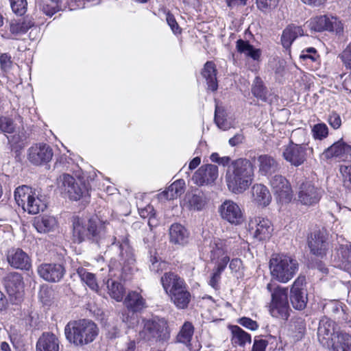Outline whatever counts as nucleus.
Here are the masks:
<instances>
[{
    "instance_id": "1",
    "label": "nucleus",
    "mask_w": 351,
    "mask_h": 351,
    "mask_svg": "<svg viewBox=\"0 0 351 351\" xmlns=\"http://www.w3.org/2000/svg\"><path fill=\"white\" fill-rule=\"evenodd\" d=\"M72 239L77 243L88 241L101 247L114 244L116 237H111L108 234L105 222L97 218L84 221L75 217L73 219Z\"/></svg>"
},
{
    "instance_id": "2",
    "label": "nucleus",
    "mask_w": 351,
    "mask_h": 351,
    "mask_svg": "<svg viewBox=\"0 0 351 351\" xmlns=\"http://www.w3.org/2000/svg\"><path fill=\"white\" fill-rule=\"evenodd\" d=\"M221 165L226 167V182L228 189L234 193L246 191L254 180V166L246 158L231 160L229 156L221 157Z\"/></svg>"
},
{
    "instance_id": "3",
    "label": "nucleus",
    "mask_w": 351,
    "mask_h": 351,
    "mask_svg": "<svg viewBox=\"0 0 351 351\" xmlns=\"http://www.w3.org/2000/svg\"><path fill=\"white\" fill-rule=\"evenodd\" d=\"M97 325L88 319L69 322L64 328L66 339L76 346H83L93 342L98 335Z\"/></svg>"
},
{
    "instance_id": "4",
    "label": "nucleus",
    "mask_w": 351,
    "mask_h": 351,
    "mask_svg": "<svg viewBox=\"0 0 351 351\" xmlns=\"http://www.w3.org/2000/svg\"><path fill=\"white\" fill-rule=\"evenodd\" d=\"M299 265L295 258L285 254H274L269 261V270L273 279L287 283L296 274Z\"/></svg>"
},
{
    "instance_id": "5",
    "label": "nucleus",
    "mask_w": 351,
    "mask_h": 351,
    "mask_svg": "<svg viewBox=\"0 0 351 351\" xmlns=\"http://www.w3.org/2000/svg\"><path fill=\"white\" fill-rule=\"evenodd\" d=\"M142 328L138 338L145 341L167 342L170 339V330L167 321L159 317L142 319Z\"/></svg>"
},
{
    "instance_id": "6",
    "label": "nucleus",
    "mask_w": 351,
    "mask_h": 351,
    "mask_svg": "<svg viewBox=\"0 0 351 351\" xmlns=\"http://www.w3.org/2000/svg\"><path fill=\"white\" fill-rule=\"evenodd\" d=\"M267 289L271 293V301L269 306L271 315L276 318L287 319L289 315L287 289L280 286L273 289V285L269 283Z\"/></svg>"
},
{
    "instance_id": "7",
    "label": "nucleus",
    "mask_w": 351,
    "mask_h": 351,
    "mask_svg": "<svg viewBox=\"0 0 351 351\" xmlns=\"http://www.w3.org/2000/svg\"><path fill=\"white\" fill-rule=\"evenodd\" d=\"M58 186L62 193L67 194L74 201L90 195L88 186L84 182L76 181L72 176L67 173L59 176Z\"/></svg>"
},
{
    "instance_id": "8",
    "label": "nucleus",
    "mask_w": 351,
    "mask_h": 351,
    "mask_svg": "<svg viewBox=\"0 0 351 351\" xmlns=\"http://www.w3.org/2000/svg\"><path fill=\"white\" fill-rule=\"evenodd\" d=\"M271 191L276 200L282 204L291 202L293 191L289 182L281 175H275L269 180Z\"/></svg>"
},
{
    "instance_id": "9",
    "label": "nucleus",
    "mask_w": 351,
    "mask_h": 351,
    "mask_svg": "<svg viewBox=\"0 0 351 351\" xmlns=\"http://www.w3.org/2000/svg\"><path fill=\"white\" fill-rule=\"evenodd\" d=\"M308 27L315 32L330 31L341 34L343 32V24L337 17L326 15L316 16L308 23Z\"/></svg>"
},
{
    "instance_id": "10",
    "label": "nucleus",
    "mask_w": 351,
    "mask_h": 351,
    "mask_svg": "<svg viewBox=\"0 0 351 351\" xmlns=\"http://www.w3.org/2000/svg\"><path fill=\"white\" fill-rule=\"evenodd\" d=\"M305 285V277L299 276L291 287L290 300L293 307L297 310L304 309L307 304L308 298Z\"/></svg>"
},
{
    "instance_id": "11",
    "label": "nucleus",
    "mask_w": 351,
    "mask_h": 351,
    "mask_svg": "<svg viewBox=\"0 0 351 351\" xmlns=\"http://www.w3.org/2000/svg\"><path fill=\"white\" fill-rule=\"evenodd\" d=\"M308 151L312 152L313 149L306 145L295 144L291 141L283 151L282 156L291 165L298 167L306 160Z\"/></svg>"
},
{
    "instance_id": "12",
    "label": "nucleus",
    "mask_w": 351,
    "mask_h": 351,
    "mask_svg": "<svg viewBox=\"0 0 351 351\" xmlns=\"http://www.w3.org/2000/svg\"><path fill=\"white\" fill-rule=\"evenodd\" d=\"M328 234L324 229L315 231L308 239L311 252L316 256L323 258L328 250Z\"/></svg>"
},
{
    "instance_id": "13",
    "label": "nucleus",
    "mask_w": 351,
    "mask_h": 351,
    "mask_svg": "<svg viewBox=\"0 0 351 351\" xmlns=\"http://www.w3.org/2000/svg\"><path fill=\"white\" fill-rule=\"evenodd\" d=\"M40 278L49 282H58L64 277L66 270L60 263H42L37 267Z\"/></svg>"
},
{
    "instance_id": "14",
    "label": "nucleus",
    "mask_w": 351,
    "mask_h": 351,
    "mask_svg": "<svg viewBox=\"0 0 351 351\" xmlns=\"http://www.w3.org/2000/svg\"><path fill=\"white\" fill-rule=\"evenodd\" d=\"M51 147L45 143H38L28 149V160L35 165H41L49 162L53 157Z\"/></svg>"
},
{
    "instance_id": "15",
    "label": "nucleus",
    "mask_w": 351,
    "mask_h": 351,
    "mask_svg": "<svg viewBox=\"0 0 351 351\" xmlns=\"http://www.w3.org/2000/svg\"><path fill=\"white\" fill-rule=\"evenodd\" d=\"M321 197V190L310 182H303L299 187L298 201L304 205H314L319 201Z\"/></svg>"
},
{
    "instance_id": "16",
    "label": "nucleus",
    "mask_w": 351,
    "mask_h": 351,
    "mask_svg": "<svg viewBox=\"0 0 351 351\" xmlns=\"http://www.w3.org/2000/svg\"><path fill=\"white\" fill-rule=\"evenodd\" d=\"M249 226L254 237L258 241L269 239L273 232L271 221L267 219L259 217L252 219Z\"/></svg>"
},
{
    "instance_id": "17",
    "label": "nucleus",
    "mask_w": 351,
    "mask_h": 351,
    "mask_svg": "<svg viewBox=\"0 0 351 351\" xmlns=\"http://www.w3.org/2000/svg\"><path fill=\"white\" fill-rule=\"evenodd\" d=\"M221 217L234 225H239L244 221L240 207L232 200H226L221 205Z\"/></svg>"
},
{
    "instance_id": "18",
    "label": "nucleus",
    "mask_w": 351,
    "mask_h": 351,
    "mask_svg": "<svg viewBox=\"0 0 351 351\" xmlns=\"http://www.w3.org/2000/svg\"><path fill=\"white\" fill-rule=\"evenodd\" d=\"M218 177V167L215 165H206L198 169L192 178L193 182L198 185L210 184Z\"/></svg>"
},
{
    "instance_id": "19",
    "label": "nucleus",
    "mask_w": 351,
    "mask_h": 351,
    "mask_svg": "<svg viewBox=\"0 0 351 351\" xmlns=\"http://www.w3.org/2000/svg\"><path fill=\"white\" fill-rule=\"evenodd\" d=\"M3 285L11 297H15L16 300L21 298V293L23 289V278L18 272H10L8 274L3 280Z\"/></svg>"
},
{
    "instance_id": "20",
    "label": "nucleus",
    "mask_w": 351,
    "mask_h": 351,
    "mask_svg": "<svg viewBox=\"0 0 351 351\" xmlns=\"http://www.w3.org/2000/svg\"><path fill=\"white\" fill-rule=\"evenodd\" d=\"M9 265L18 269L29 270L32 266L31 260L26 252L20 248H12L7 252Z\"/></svg>"
},
{
    "instance_id": "21",
    "label": "nucleus",
    "mask_w": 351,
    "mask_h": 351,
    "mask_svg": "<svg viewBox=\"0 0 351 351\" xmlns=\"http://www.w3.org/2000/svg\"><path fill=\"white\" fill-rule=\"evenodd\" d=\"M335 336V323L327 317L322 318L317 328L319 341L324 346H329Z\"/></svg>"
},
{
    "instance_id": "22",
    "label": "nucleus",
    "mask_w": 351,
    "mask_h": 351,
    "mask_svg": "<svg viewBox=\"0 0 351 351\" xmlns=\"http://www.w3.org/2000/svg\"><path fill=\"white\" fill-rule=\"evenodd\" d=\"M166 293L169 295L186 285L184 280L173 272H166L160 278Z\"/></svg>"
},
{
    "instance_id": "23",
    "label": "nucleus",
    "mask_w": 351,
    "mask_h": 351,
    "mask_svg": "<svg viewBox=\"0 0 351 351\" xmlns=\"http://www.w3.org/2000/svg\"><path fill=\"white\" fill-rule=\"evenodd\" d=\"M119 243L120 250V264L123 265V269L125 270L127 266L132 265L135 262L134 255L126 236L119 239Z\"/></svg>"
},
{
    "instance_id": "24",
    "label": "nucleus",
    "mask_w": 351,
    "mask_h": 351,
    "mask_svg": "<svg viewBox=\"0 0 351 351\" xmlns=\"http://www.w3.org/2000/svg\"><path fill=\"white\" fill-rule=\"evenodd\" d=\"M349 147V145H347L344 141L340 140L327 148L323 152L322 156L326 159L335 157L342 160H347Z\"/></svg>"
},
{
    "instance_id": "25",
    "label": "nucleus",
    "mask_w": 351,
    "mask_h": 351,
    "mask_svg": "<svg viewBox=\"0 0 351 351\" xmlns=\"http://www.w3.org/2000/svg\"><path fill=\"white\" fill-rule=\"evenodd\" d=\"M188 230L180 223H173L169 228L170 242L179 245H184L189 241Z\"/></svg>"
},
{
    "instance_id": "26",
    "label": "nucleus",
    "mask_w": 351,
    "mask_h": 351,
    "mask_svg": "<svg viewBox=\"0 0 351 351\" xmlns=\"http://www.w3.org/2000/svg\"><path fill=\"white\" fill-rule=\"evenodd\" d=\"M59 341L55 335L50 332L43 333L36 343V351H58Z\"/></svg>"
},
{
    "instance_id": "27",
    "label": "nucleus",
    "mask_w": 351,
    "mask_h": 351,
    "mask_svg": "<svg viewBox=\"0 0 351 351\" xmlns=\"http://www.w3.org/2000/svg\"><path fill=\"white\" fill-rule=\"evenodd\" d=\"M304 35V31L300 26L293 24L288 25L282 32L281 43L284 48L289 49L293 41L298 37Z\"/></svg>"
},
{
    "instance_id": "28",
    "label": "nucleus",
    "mask_w": 351,
    "mask_h": 351,
    "mask_svg": "<svg viewBox=\"0 0 351 351\" xmlns=\"http://www.w3.org/2000/svg\"><path fill=\"white\" fill-rule=\"evenodd\" d=\"M236 49L237 51L243 54L245 58L258 61L261 56L260 49L255 48L248 40L239 39L236 42Z\"/></svg>"
},
{
    "instance_id": "29",
    "label": "nucleus",
    "mask_w": 351,
    "mask_h": 351,
    "mask_svg": "<svg viewBox=\"0 0 351 351\" xmlns=\"http://www.w3.org/2000/svg\"><path fill=\"white\" fill-rule=\"evenodd\" d=\"M34 24L32 17L27 16L23 19L12 21L10 25V31L16 36H21L34 27Z\"/></svg>"
},
{
    "instance_id": "30",
    "label": "nucleus",
    "mask_w": 351,
    "mask_h": 351,
    "mask_svg": "<svg viewBox=\"0 0 351 351\" xmlns=\"http://www.w3.org/2000/svg\"><path fill=\"white\" fill-rule=\"evenodd\" d=\"M124 303L127 308L133 313L141 312L147 307L145 300L136 291L130 292Z\"/></svg>"
},
{
    "instance_id": "31",
    "label": "nucleus",
    "mask_w": 351,
    "mask_h": 351,
    "mask_svg": "<svg viewBox=\"0 0 351 351\" xmlns=\"http://www.w3.org/2000/svg\"><path fill=\"white\" fill-rule=\"evenodd\" d=\"M260 173L263 176L271 175L279 169L278 162L271 156L263 154L258 157Z\"/></svg>"
},
{
    "instance_id": "32",
    "label": "nucleus",
    "mask_w": 351,
    "mask_h": 351,
    "mask_svg": "<svg viewBox=\"0 0 351 351\" xmlns=\"http://www.w3.org/2000/svg\"><path fill=\"white\" fill-rule=\"evenodd\" d=\"M217 73V70L213 62L208 61L204 64L202 75L206 81L208 89L212 91L217 90L218 88Z\"/></svg>"
},
{
    "instance_id": "33",
    "label": "nucleus",
    "mask_w": 351,
    "mask_h": 351,
    "mask_svg": "<svg viewBox=\"0 0 351 351\" xmlns=\"http://www.w3.org/2000/svg\"><path fill=\"white\" fill-rule=\"evenodd\" d=\"M252 193L254 201L261 206H266L271 202L270 192L263 184H254L252 188Z\"/></svg>"
},
{
    "instance_id": "34",
    "label": "nucleus",
    "mask_w": 351,
    "mask_h": 351,
    "mask_svg": "<svg viewBox=\"0 0 351 351\" xmlns=\"http://www.w3.org/2000/svg\"><path fill=\"white\" fill-rule=\"evenodd\" d=\"M173 303L180 309L187 307L190 300L191 294L187 290L186 285L178 289L169 295Z\"/></svg>"
},
{
    "instance_id": "35",
    "label": "nucleus",
    "mask_w": 351,
    "mask_h": 351,
    "mask_svg": "<svg viewBox=\"0 0 351 351\" xmlns=\"http://www.w3.org/2000/svg\"><path fill=\"white\" fill-rule=\"evenodd\" d=\"M185 189V182L182 179H179L172 183L166 191L160 193V199H173L180 196Z\"/></svg>"
},
{
    "instance_id": "36",
    "label": "nucleus",
    "mask_w": 351,
    "mask_h": 351,
    "mask_svg": "<svg viewBox=\"0 0 351 351\" xmlns=\"http://www.w3.org/2000/svg\"><path fill=\"white\" fill-rule=\"evenodd\" d=\"M34 226L38 232L47 233L55 228L57 226V221L55 217L45 215L37 218L34 221Z\"/></svg>"
},
{
    "instance_id": "37",
    "label": "nucleus",
    "mask_w": 351,
    "mask_h": 351,
    "mask_svg": "<svg viewBox=\"0 0 351 351\" xmlns=\"http://www.w3.org/2000/svg\"><path fill=\"white\" fill-rule=\"evenodd\" d=\"M193 333L194 327L193 324L189 322H185L176 336V341L189 347Z\"/></svg>"
},
{
    "instance_id": "38",
    "label": "nucleus",
    "mask_w": 351,
    "mask_h": 351,
    "mask_svg": "<svg viewBox=\"0 0 351 351\" xmlns=\"http://www.w3.org/2000/svg\"><path fill=\"white\" fill-rule=\"evenodd\" d=\"M34 193L32 192L31 188L27 186L23 185L15 189L14 199L16 204L23 210Z\"/></svg>"
},
{
    "instance_id": "39",
    "label": "nucleus",
    "mask_w": 351,
    "mask_h": 351,
    "mask_svg": "<svg viewBox=\"0 0 351 351\" xmlns=\"http://www.w3.org/2000/svg\"><path fill=\"white\" fill-rule=\"evenodd\" d=\"M232 333V342L240 346H245L246 343H251V336L237 326L230 327Z\"/></svg>"
},
{
    "instance_id": "40",
    "label": "nucleus",
    "mask_w": 351,
    "mask_h": 351,
    "mask_svg": "<svg viewBox=\"0 0 351 351\" xmlns=\"http://www.w3.org/2000/svg\"><path fill=\"white\" fill-rule=\"evenodd\" d=\"M47 208V203L45 199H42L38 196H35L34 193L27 203L26 206L23 210L27 211L28 213L35 215L40 211H44Z\"/></svg>"
},
{
    "instance_id": "41",
    "label": "nucleus",
    "mask_w": 351,
    "mask_h": 351,
    "mask_svg": "<svg viewBox=\"0 0 351 351\" xmlns=\"http://www.w3.org/2000/svg\"><path fill=\"white\" fill-rule=\"evenodd\" d=\"M336 337L332 345L333 351H351V335L340 332Z\"/></svg>"
},
{
    "instance_id": "42",
    "label": "nucleus",
    "mask_w": 351,
    "mask_h": 351,
    "mask_svg": "<svg viewBox=\"0 0 351 351\" xmlns=\"http://www.w3.org/2000/svg\"><path fill=\"white\" fill-rule=\"evenodd\" d=\"M77 274L80 278L81 280L84 282L91 290L98 292L99 285L94 274L88 272L83 267H79L77 269Z\"/></svg>"
},
{
    "instance_id": "43",
    "label": "nucleus",
    "mask_w": 351,
    "mask_h": 351,
    "mask_svg": "<svg viewBox=\"0 0 351 351\" xmlns=\"http://www.w3.org/2000/svg\"><path fill=\"white\" fill-rule=\"evenodd\" d=\"M107 287L108 293L112 298L118 302L122 300L125 293V289L120 282L108 280L107 282Z\"/></svg>"
},
{
    "instance_id": "44",
    "label": "nucleus",
    "mask_w": 351,
    "mask_h": 351,
    "mask_svg": "<svg viewBox=\"0 0 351 351\" xmlns=\"http://www.w3.org/2000/svg\"><path fill=\"white\" fill-rule=\"evenodd\" d=\"M252 93L254 97L260 100L267 102V90L264 86L262 80L259 77H256L254 79Z\"/></svg>"
},
{
    "instance_id": "45",
    "label": "nucleus",
    "mask_w": 351,
    "mask_h": 351,
    "mask_svg": "<svg viewBox=\"0 0 351 351\" xmlns=\"http://www.w3.org/2000/svg\"><path fill=\"white\" fill-rule=\"evenodd\" d=\"M187 202L190 209L200 210L205 205V201L202 196L197 195H189L187 197Z\"/></svg>"
},
{
    "instance_id": "46",
    "label": "nucleus",
    "mask_w": 351,
    "mask_h": 351,
    "mask_svg": "<svg viewBox=\"0 0 351 351\" xmlns=\"http://www.w3.org/2000/svg\"><path fill=\"white\" fill-rule=\"evenodd\" d=\"M278 1L279 0H256V3L258 10L267 13L276 8Z\"/></svg>"
},
{
    "instance_id": "47",
    "label": "nucleus",
    "mask_w": 351,
    "mask_h": 351,
    "mask_svg": "<svg viewBox=\"0 0 351 351\" xmlns=\"http://www.w3.org/2000/svg\"><path fill=\"white\" fill-rule=\"evenodd\" d=\"M312 133L315 139L322 140L327 137L328 129L325 123H317L313 127Z\"/></svg>"
},
{
    "instance_id": "48",
    "label": "nucleus",
    "mask_w": 351,
    "mask_h": 351,
    "mask_svg": "<svg viewBox=\"0 0 351 351\" xmlns=\"http://www.w3.org/2000/svg\"><path fill=\"white\" fill-rule=\"evenodd\" d=\"M12 11L18 15L22 16L27 11V0H10Z\"/></svg>"
},
{
    "instance_id": "49",
    "label": "nucleus",
    "mask_w": 351,
    "mask_h": 351,
    "mask_svg": "<svg viewBox=\"0 0 351 351\" xmlns=\"http://www.w3.org/2000/svg\"><path fill=\"white\" fill-rule=\"evenodd\" d=\"M339 171L342 176L343 185L351 189V165H341Z\"/></svg>"
},
{
    "instance_id": "50",
    "label": "nucleus",
    "mask_w": 351,
    "mask_h": 351,
    "mask_svg": "<svg viewBox=\"0 0 351 351\" xmlns=\"http://www.w3.org/2000/svg\"><path fill=\"white\" fill-rule=\"evenodd\" d=\"M339 254L341 255L343 263L351 264V243L341 245L339 249Z\"/></svg>"
},
{
    "instance_id": "51",
    "label": "nucleus",
    "mask_w": 351,
    "mask_h": 351,
    "mask_svg": "<svg viewBox=\"0 0 351 351\" xmlns=\"http://www.w3.org/2000/svg\"><path fill=\"white\" fill-rule=\"evenodd\" d=\"M13 121L8 117H0V130L5 133L11 134L14 132Z\"/></svg>"
},
{
    "instance_id": "52",
    "label": "nucleus",
    "mask_w": 351,
    "mask_h": 351,
    "mask_svg": "<svg viewBox=\"0 0 351 351\" xmlns=\"http://www.w3.org/2000/svg\"><path fill=\"white\" fill-rule=\"evenodd\" d=\"M12 65V57L9 53H4L0 56V67L3 71H8Z\"/></svg>"
},
{
    "instance_id": "53",
    "label": "nucleus",
    "mask_w": 351,
    "mask_h": 351,
    "mask_svg": "<svg viewBox=\"0 0 351 351\" xmlns=\"http://www.w3.org/2000/svg\"><path fill=\"white\" fill-rule=\"evenodd\" d=\"M340 58L346 68L351 69V43L343 50Z\"/></svg>"
},
{
    "instance_id": "54",
    "label": "nucleus",
    "mask_w": 351,
    "mask_h": 351,
    "mask_svg": "<svg viewBox=\"0 0 351 351\" xmlns=\"http://www.w3.org/2000/svg\"><path fill=\"white\" fill-rule=\"evenodd\" d=\"M40 9L42 10L44 14L49 16H53L56 12H57L59 10L58 3L53 4L52 1H51L50 3H44L40 7Z\"/></svg>"
},
{
    "instance_id": "55",
    "label": "nucleus",
    "mask_w": 351,
    "mask_h": 351,
    "mask_svg": "<svg viewBox=\"0 0 351 351\" xmlns=\"http://www.w3.org/2000/svg\"><path fill=\"white\" fill-rule=\"evenodd\" d=\"M238 322L250 330H255L258 328V325L256 321L246 317H241L239 319Z\"/></svg>"
},
{
    "instance_id": "56",
    "label": "nucleus",
    "mask_w": 351,
    "mask_h": 351,
    "mask_svg": "<svg viewBox=\"0 0 351 351\" xmlns=\"http://www.w3.org/2000/svg\"><path fill=\"white\" fill-rule=\"evenodd\" d=\"M150 261L152 262V265H150V269L154 273H159L163 270L165 266V263L158 261L156 257H152Z\"/></svg>"
},
{
    "instance_id": "57",
    "label": "nucleus",
    "mask_w": 351,
    "mask_h": 351,
    "mask_svg": "<svg viewBox=\"0 0 351 351\" xmlns=\"http://www.w3.org/2000/svg\"><path fill=\"white\" fill-rule=\"evenodd\" d=\"M166 20L174 34H177L180 32L179 25L173 14L168 12L166 16Z\"/></svg>"
},
{
    "instance_id": "58",
    "label": "nucleus",
    "mask_w": 351,
    "mask_h": 351,
    "mask_svg": "<svg viewBox=\"0 0 351 351\" xmlns=\"http://www.w3.org/2000/svg\"><path fill=\"white\" fill-rule=\"evenodd\" d=\"M328 123L334 129H338L341 125L340 116L336 112H332L328 117Z\"/></svg>"
},
{
    "instance_id": "59",
    "label": "nucleus",
    "mask_w": 351,
    "mask_h": 351,
    "mask_svg": "<svg viewBox=\"0 0 351 351\" xmlns=\"http://www.w3.org/2000/svg\"><path fill=\"white\" fill-rule=\"evenodd\" d=\"M219 280V264L217 265L214 272L212 274L209 284L210 285L217 289L218 280Z\"/></svg>"
},
{
    "instance_id": "60",
    "label": "nucleus",
    "mask_w": 351,
    "mask_h": 351,
    "mask_svg": "<svg viewBox=\"0 0 351 351\" xmlns=\"http://www.w3.org/2000/svg\"><path fill=\"white\" fill-rule=\"evenodd\" d=\"M268 342L265 339H254L252 351H265Z\"/></svg>"
},
{
    "instance_id": "61",
    "label": "nucleus",
    "mask_w": 351,
    "mask_h": 351,
    "mask_svg": "<svg viewBox=\"0 0 351 351\" xmlns=\"http://www.w3.org/2000/svg\"><path fill=\"white\" fill-rule=\"evenodd\" d=\"M26 136L23 132L15 134L13 136L8 137V141L12 144H18L23 143L25 141Z\"/></svg>"
},
{
    "instance_id": "62",
    "label": "nucleus",
    "mask_w": 351,
    "mask_h": 351,
    "mask_svg": "<svg viewBox=\"0 0 351 351\" xmlns=\"http://www.w3.org/2000/svg\"><path fill=\"white\" fill-rule=\"evenodd\" d=\"M243 140V135L241 133H238L235 134L233 137L230 138L228 141V143L232 147H234L242 143Z\"/></svg>"
},
{
    "instance_id": "63",
    "label": "nucleus",
    "mask_w": 351,
    "mask_h": 351,
    "mask_svg": "<svg viewBox=\"0 0 351 351\" xmlns=\"http://www.w3.org/2000/svg\"><path fill=\"white\" fill-rule=\"evenodd\" d=\"M154 208L152 206H148L147 207L142 209H139V214L141 217L146 218L149 217L151 218L154 215V213H153Z\"/></svg>"
},
{
    "instance_id": "64",
    "label": "nucleus",
    "mask_w": 351,
    "mask_h": 351,
    "mask_svg": "<svg viewBox=\"0 0 351 351\" xmlns=\"http://www.w3.org/2000/svg\"><path fill=\"white\" fill-rule=\"evenodd\" d=\"M302 54L300 56V58L302 59H307V58H309V59H311L312 60H315V58L311 55V53H316V50L315 48L313 47H309V48H307L305 51H302Z\"/></svg>"
}]
</instances>
